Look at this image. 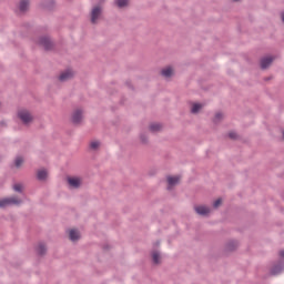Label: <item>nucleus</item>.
<instances>
[{"label": "nucleus", "mask_w": 284, "mask_h": 284, "mask_svg": "<svg viewBox=\"0 0 284 284\" xmlns=\"http://www.w3.org/2000/svg\"><path fill=\"white\" fill-rule=\"evenodd\" d=\"M38 43L47 51L52 50V48H54V42H52V39H50V37L48 36L40 37Z\"/></svg>", "instance_id": "obj_1"}, {"label": "nucleus", "mask_w": 284, "mask_h": 284, "mask_svg": "<svg viewBox=\"0 0 284 284\" xmlns=\"http://www.w3.org/2000/svg\"><path fill=\"white\" fill-rule=\"evenodd\" d=\"M101 14H103V9L100 6L93 7L91 10V23L93 26L98 23Z\"/></svg>", "instance_id": "obj_2"}, {"label": "nucleus", "mask_w": 284, "mask_h": 284, "mask_svg": "<svg viewBox=\"0 0 284 284\" xmlns=\"http://www.w3.org/2000/svg\"><path fill=\"white\" fill-rule=\"evenodd\" d=\"M21 203V200L17 197H7L0 200V207H8V205H19Z\"/></svg>", "instance_id": "obj_3"}, {"label": "nucleus", "mask_w": 284, "mask_h": 284, "mask_svg": "<svg viewBox=\"0 0 284 284\" xmlns=\"http://www.w3.org/2000/svg\"><path fill=\"white\" fill-rule=\"evenodd\" d=\"M18 118L22 121L24 125H28V123H32V115L28 111H20L18 113Z\"/></svg>", "instance_id": "obj_4"}, {"label": "nucleus", "mask_w": 284, "mask_h": 284, "mask_svg": "<svg viewBox=\"0 0 284 284\" xmlns=\"http://www.w3.org/2000/svg\"><path fill=\"white\" fill-rule=\"evenodd\" d=\"M83 120V110L78 109L73 112L71 121L74 125H79L81 121Z\"/></svg>", "instance_id": "obj_5"}, {"label": "nucleus", "mask_w": 284, "mask_h": 284, "mask_svg": "<svg viewBox=\"0 0 284 284\" xmlns=\"http://www.w3.org/2000/svg\"><path fill=\"white\" fill-rule=\"evenodd\" d=\"M284 272V262L280 261L277 264H274L271 268L272 276H278Z\"/></svg>", "instance_id": "obj_6"}, {"label": "nucleus", "mask_w": 284, "mask_h": 284, "mask_svg": "<svg viewBox=\"0 0 284 284\" xmlns=\"http://www.w3.org/2000/svg\"><path fill=\"white\" fill-rule=\"evenodd\" d=\"M274 63V57H264L260 60V65L262 70H267Z\"/></svg>", "instance_id": "obj_7"}, {"label": "nucleus", "mask_w": 284, "mask_h": 284, "mask_svg": "<svg viewBox=\"0 0 284 284\" xmlns=\"http://www.w3.org/2000/svg\"><path fill=\"white\" fill-rule=\"evenodd\" d=\"M194 210L200 216H207V214H210V207L203 205L195 206Z\"/></svg>", "instance_id": "obj_8"}, {"label": "nucleus", "mask_w": 284, "mask_h": 284, "mask_svg": "<svg viewBox=\"0 0 284 284\" xmlns=\"http://www.w3.org/2000/svg\"><path fill=\"white\" fill-rule=\"evenodd\" d=\"M68 183L71 187H74L78 190V187H81V179L79 178H68Z\"/></svg>", "instance_id": "obj_9"}, {"label": "nucleus", "mask_w": 284, "mask_h": 284, "mask_svg": "<svg viewBox=\"0 0 284 284\" xmlns=\"http://www.w3.org/2000/svg\"><path fill=\"white\" fill-rule=\"evenodd\" d=\"M70 79H72V71L70 70H67L59 75V81H61L62 83L65 81H70Z\"/></svg>", "instance_id": "obj_10"}, {"label": "nucleus", "mask_w": 284, "mask_h": 284, "mask_svg": "<svg viewBox=\"0 0 284 284\" xmlns=\"http://www.w3.org/2000/svg\"><path fill=\"white\" fill-rule=\"evenodd\" d=\"M41 6L44 10H54V0H43Z\"/></svg>", "instance_id": "obj_11"}, {"label": "nucleus", "mask_w": 284, "mask_h": 284, "mask_svg": "<svg viewBox=\"0 0 284 284\" xmlns=\"http://www.w3.org/2000/svg\"><path fill=\"white\" fill-rule=\"evenodd\" d=\"M237 247H239V242L236 241H230L225 245L226 252H234V250H236Z\"/></svg>", "instance_id": "obj_12"}, {"label": "nucleus", "mask_w": 284, "mask_h": 284, "mask_svg": "<svg viewBox=\"0 0 284 284\" xmlns=\"http://www.w3.org/2000/svg\"><path fill=\"white\" fill-rule=\"evenodd\" d=\"M30 6V0H21L19 4L20 12H26Z\"/></svg>", "instance_id": "obj_13"}, {"label": "nucleus", "mask_w": 284, "mask_h": 284, "mask_svg": "<svg viewBox=\"0 0 284 284\" xmlns=\"http://www.w3.org/2000/svg\"><path fill=\"white\" fill-rule=\"evenodd\" d=\"M37 179L38 181H45L48 179V171L45 169L38 171Z\"/></svg>", "instance_id": "obj_14"}, {"label": "nucleus", "mask_w": 284, "mask_h": 284, "mask_svg": "<svg viewBox=\"0 0 284 284\" xmlns=\"http://www.w3.org/2000/svg\"><path fill=\"white\" fill-rule=\"evenodd\" d=\"M168 183H169L168 190H170V187H174V185H178L179 183V176H168Z\"/></svg>", "instance_id": "obj_15"}, {"label": "nucleus", "mask_w": 284, "mask_h": 284, "mask_svg": "<svg viewBox=\"0 0 284 284\" xmlns=\"http://www.w3.org/2000/svg\"><path fill=\"white\" fill-rule=\"evenodd\" d=\"M69 239H70V241H72L73 243L77 242V241H79L80 235H79L78 231H77V230H71L70 233H69Z\"/></svg>", "instance_id": "obj_16"}, {"label": "nucleus", "mask_w": 284, "mask_h": 284, "mask_svg": "<svg viewBox=\"0 0 284 284\" xmlns=\"http://www.w3.org/2000/svg\"><path fill=\"white\" fill-rule=\"evenodd\" d=\"M45 252H48V248L45 247V244L40 243L37 247V253L39 256L45 255Z\"/></svg>", "instance_id": "obj_17"}, {"label": "nucleus", "mask_w": 284, "mask_h": 284, "mask_svg": "<svg viewBox=\"0 0 284 284\" xmlns=\"http://www.w3.org/2000/svg\"><path fill=\"white\" fill-rule=\"evenodd\" d=\"M161 74H162V77H165V79H170V77H172V74H173L172 67L162 69Z\"/></svg>", "instance_id": "obj_18"}, {"label": "nucleus", "mask_w": 284, "mask_h": 284, "mask_svg": "<svg viewBox=\"0 0 284 284\" xmlns=\"http://www.w3.org/2000/svg\"><path fill=\"white\" fill-rule=\"evenodd\" d=\"M152 261L154 265H159V263H161V253H159V251L152 253Z\"/></svg>", "instance_id": "obj_19"}, {"label": "nucleus", "mask_w": 284, "mask_h": 284, "mask_svg": "<svg viewBox=\"0 0 284 284\" xmlns=\"http://www.w3.org/2000/svg\"><path fill=\"white\" fill-rule=\"evenodd\" d=\"M161 128H163V125H161V123H152L149 126L150 132H160Z\"/></svg>", "instance_id": "obj_20"}, {"label": "nucleus", "mask_w": 284, "mask_h": 284, "mask_svg": "<svg viewBox=\"0 0 284 284\" xmlns=\"http://www.w3.org/2000/svg\"><path fill=\"white\" fill-rule=\"evenodd\" d=\"M202 108H203V104L194 103L192 109H191L192 114H199V112H201Z\"/></svg>", "instance_id": "obj_21"}, {"label": "nucleus", "mask_w": 284, "mask_h": 284, "mask_svg": "<svg viewBox=\"0 0 284 284\" xmlns=\"http://www.w3.org/2000/svg\"><path fill=\"white\" fill-rule=\"evenodd\" d=\"M118 8H125L128 6V0H116Z\"/></svg>", "instance_id": "obj_22"}, {"label": "nucleus", "mask_w": 284, "mask_h": 284, "mask_svg": "<svg viewBox=\"0 0 284 284\" xmlns=\"http://www.w3.org/2000/svg\"><path fill=\"white\" fill-rule=\"evenodd\" d=\"M14 165L16 168H21V165H23V158L21 156L17 158L14 161Z\"/></svg>", "instance_id": "obj_23"}, {"label": "nucleus", "mask_w": 284, "mask_h": 284, "mask_svg": "<svg viewBox=\"0 0 284 284\" xmlns=\"http://www.w3.org/2000/svg\"><path fill=\"white\" fill-rule=\"evenodd\" d=\"M140 141H141V143H143L145 145V143H148V134L141 133Z\"/></svg>", "instance_id": "obj_24"}, {"label": "nucleus", "mask_w": 284, "mask_h": 284, "mask_svg": "<svg viewBox=\"0 0 284 284\" xmlns=\"http://www.w3.org/2000/svg\"><path fill=\"white\" fill-rule=\"evenodd\" d=\"M13 190L14 192H19L21 194V192H23V186H21V184H14Z\"/></svg>", "instance_id": "obj_25"}, {"label": "nucleus", "mask_w": 284, "mask_h": 284, "mask_svg": "<svg viewBox=\"0 0 284 284\" xmlns=\"http://www.w3.org/2000/svg\"><path fill=\"white\" fill-rule=\"evenodd\" d=\"M221 119H223V113H216L214 116V123H219V121H221Z\"/></svg>", "instance_id": "obj_26"}, {"label": "nucleus", "mask_w": 284, "mask_h": 284, "mask_svg": "<svg viewBox=\"0 0 284 284\" xmlns=\"http://www.w3.org/2000/svg\"><path fill=\"white\" fill-rule=\"evenodd\" d=\"M229 139H232V141H236V139H239V134H236V132H230Z\"/></svg>", "instance_id": "obj_27"}, {"label": "nucleus", "mask_w": 284, "mask_h": 284, "mask_svg": "<svg viewBox=\"0 0 284 284\" xmlns=\"http://www.w3.org/2000/svg\"><path fill=\"white\" fill-rule=\"evenodd\" d=\"M99 145H101V143H99L98 141H94V142H91L90 148L91 150H97Z\"/></svg>", "instance_id": "obj_28"}, {"label": "nucleus", "mask_w": 284, "mask_h": 284, "mask_svg": "<svg viewBox=\"0 0 284 284\" xmlns=\"http://www.w3.org/2000/svg\"><path fill=\"white\" fill-rule=\"evenodd\" d=\"M221 203H223V201L221 199H217L214 203H213V207H219V205H221Z\"/></svg>", "instance_id": "obj_29"}, {"label": "nucleus", "mask_w": 284, "mask_h": 284, "mask_svg": "<svg viewBox=\"0 0 284 284\" xmlns=\"http://www.w3.org/2000/svg\"><path fill=\"white\" fill-rule=\"evenodd\" d=\"M278 256H280L281 258H284V250H282V251L278 252Z\"/></svg>", "instance_id": "obj_30"}, {"label": "nucleus", "mask_w": 284, "mask_h": 284, "mask_svg": "<svg viewBox=\"0 0 284 284\" xmlns=\"http://www.w3.org/2000/svg\"><path fill=\"white\" fill-rule=\"evenodd\" d=\"M128 88L132 89V84L130 82H126Z\"/></svg>", "instance_id": "obj_31"}, {"label": "nucleus", "mask_w": 284, "mask_h": 284, "mask_svg": "<svg viewBox=\"0 0 284 284\" xmlns=\"http://www.w3.org/2000/svg\"><path fill=\"white\" fill-rule=\"evenodd\" d=\"M161 242H156V245H160Z\"/></svg>", "instance_id": "obj_32"}]
</instances>
